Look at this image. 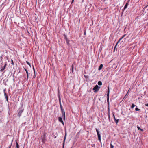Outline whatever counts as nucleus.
<instances>
[{"instance_id": "nucleus-32", "label": "nucleus", "mask_w": 148, "mask_h": 148, "mask_svg": "<svg viewBox=\"0 0 148 148\" xmlns=\"http://www.w3.org/2000/svg\"><path fill=\"white\" fill-rule=\"evenodd\" d=\"M74 1V0H72V2H71V4L73 3Z\"/></svg>"}, {"instance_id": "nucleus-20", "label": "nucleus", "mask_w": 148, "mask_h": 148, "mask_svg": "<svg viewBox=\"0 0 148 148\" xmlns=\"http://www.w3.org/2000/svg\"><path fill=\"white\" fill-rule=\"evenodd\" d=\"M26 62V63H27V64H28V65H29L30 66V67L31 66L30 63L28 62L27 61Z\"/></svg>"}, {"instance_id": "nucleus-6", "label": "nucleus", "mask_w": 148, "mask_h": 148, "mask_svg": "<svg viewBox=\"0 0 148 148\" xmlns=\"http://www.w3.org/2000/svg\"><path fill=\"white\" fill-rule=\"evenodd\" d=\"M126 34H124V35H123V36L120 39H119V40L118 41V42L116 44V45H115V47H114V50L115 49V48H116V46H117V45L118 44L119 42L120 41L126 36Z\"/></svg>"}, {"instance_id": "nucleus-3", "label": "nucleus", "mask_w": 148, "mask_h": 148, "mask_svg": "<svg viewBox=\"0 0 148 148\" xmlns=\"http://www.w3.org/2000/svg\"><path fill=\"white\" fill-rule=\"evenodd\" d=\"M100 87H99L97 85H96L93 88V90H95V92H97L99 89Z\"/></svg>"}, {"instance_id": "nucleus-26", "label": "nucleus", "mask_w": 148, "mask_h": 148, "mask_svg": "<svg viewBox=\"0 0 148 148\" xmlns=\"http://www.w3.org/2000/svg\"><path fill=\"white\" fill-rule=\"evenodd\" d=\"M4 69H3V68H2L1 70V71H3V70Z\"/></svg>"}, {"instance_id": "nucleus-23", "label": "nucleus", "mask_w": 148, "mask_h": 148, "mask_svg": "<svg viewBox=\"0 0 148 148\" xmlns=\"http://www.w3.org/2000/svg\"><path fill=\"white\" fill-rule=\"evenodd\" d=\"M84 76L86 78H88V76H86L85 75H84Z\"/></svg>"}, {"instance_id": "nucleus-34", "label": "nucleus", "mask_w": 148, "mask_h": 148, "mask_svg": "<svg viewBox=\"0 0 148 148\" xmlns=\"http://www.w3.org/2000/svg\"><path fill=\"white\" fill-rule=\"evenodd\" d=\"M147 6H145L144 7V8H143V9H145L146 8Z\"/></svg>"}, {"instance_id": "nucleus-22", "label": "nucleus", "mask_w": 148, "mask_h": 148, "mask_svg": "<svg viewBox=\"0 0 148 148\" xmlns=\"http://www.w3.org/2000/svg\"><path fill=\"white\" fill-rule=\"evenodd\" d=\"M25 71H26V73L27 74H28V71L26 69H25Z\"/></svg>"}, {"instance_id": "nucleus-8", "label": "nucleus", "mask_w": 148, "mask_h": 148, "mask_svg": "<svg viewBox=\"0 0 148 148\" xmlns=\"http://www.w3.org/2000/svg\"><path fill=\"white\" fill-rule=\"evenodd\" d=\"M58 119L59 122H61L63 125H64V123L63 121L62 118L61 117H59Z\"/></svg>"}, {"instance_id": "nucleus-27", "label": "nucleus", "mask_w": 148, "mask_h": 148, "mask_svg": "<svg viewBox=\"0 0 148 148\" xmlns=\"http://www.w3.org/2000/svg\"><path fill=\"white\" fill-rule=\"evenodd\" d=\"M11 62H12V64L13 65H14V63L13 62V61L12 60H11Z\"/></svg>"}, {"instance_id": "nucleus-17", "label": "nucleus", "mask_w": 148, "mask_h": 148, "mask_svg": "<svg viewBox=\"0 0 148 148\" xmlns=\"http://www.w3.org/2000/svg\"><path fill=\"white\" fill-rule=\"evenodd\" d=\"M135 110L136 111H140V109L138 108H135Z\"/></svg>"}, {"instance_id": "nucleus-21", "label": "nucleus", "mask_w": 148, "mask_h": 148, "mask_svg": "<svg viewBox=\"0 0 148 148\" xmlns=\"http://www.w3.org/2000/svg\"><path fill=\"white\" fill-rule=\"evenodd\" d=\"M6 65H7V64L6 63H5L4 66H3V68L4 69L5 68V67L6 66Z\"/></svg>"}, {"instance_id": "nucleus-5", "label": "nucleus", "mask_w": 148, "mask_h": 148, "mask_svg": "<svg viewBox=\"0 0 148 148\" xmlns=\"http://www.w3.org/2000/svg\"><path fill=\"white\" fill-rule=\"evenodd\" d=\"M24 110L23 108L20 110L18 114V117H20L21 116L22 113L23 112Z\"/></svg>"}, {"instance_id": "nucleus-10", "label": "nucleus", "mask_w": 148, "mask_h": 148, "mask_svg": "<svg viewBox=\"0 0 148 148\" xmlns=\"http://www.w3.org/2000/svg\"><path fill=\"white\" fill-rule=\"evenodd\" d=\"M16 147L17 148H19V146L17 142V140H16Z\"/></svg>"}, {"instance_id": "nucleus-37", "label": "nucleus", "mask_w": 148, "mask_h": 148, "mask_svg": "<svg viewBox=\"0 0 148 148\" xmlns=\"http://www.w3.org/2000/svg\"><path fill=\"white\" fill-rule=\"evenodd\" d=\"M108 114H110V112L109 113L108 112Z\"/></svg>"}, {"instance_id": "nucleus-11", "label": "nucleus", "mask_w": 148, "mask_h": 148, "mask_svg": "<svg viewBox=\"0 0 148 148\" xmlns=\"http://www.w3.org/2000/svg\"><path fill=\"white\" fill-rule=\"evenodd\" d=\"M103 65L102 64H101L99 67L98 70H100L103 67Z\"/></svg>"}, {"instance_id": "nucleus-14", "label": "nucleus", "mask_w": 148, "mask_h": 148, "mask_svg": "<svg viewBox=\"0 0 148 148\" xmlns=\"http://www.w3.org/2000/svg\"><path fill=\"white\" fill-rule=\"evenodd\" d=\"M98 84L99 86H101L102 85V82L100 81H99L98 83Z\"/></svg>"}, {"instance_id": "nucleus-25", "label": "nucleus", "mask_w": 148, "mask_h": 148, "mask_svg": "<svg viewBox=\"0 0 148 148\" xmlns=\"http://www.w3.org/2000/svg\"><path fill=\"white\" fill-rule=\"evenodd\" d=\"M128 92H127V94H126V95L123 98V99H125V97H126V96L127 95V94H128Z\"/></svg>"}, {"instance_id": "nucleus-28", "label": "nucleus", "mask_w": 148, "mask_h": 148, "mask_svg": "<svg viewBox=\"0 0 148 148\" xmlns=\"http://www.w3.org/2000/svg\"><path fill=\"white\" fill-rule=\"evenodd\" d=\"M27 75V79H28V77L29 75Z\"/></svg>"}, {"instance_id": "nucleus-19", "label": "nucleus", "mask_w": 148, "mask_h": 148, "mask_svg": "<svg viewBox=\"0 0 148 148\" xmlns=\"http://www.w3.org/2000/svg\"><path fill=\"white\" fill-rule=\"evenodd\" d=\"M110 145L111 147V148H114V146L113 145H112V144L111 143H110Z\"/></svg>"}, {"instance_id": "nucleus-39", "label": "nucleus", "mask_w": 148, "mask_h": 148, "mask_svg": "<svg viewBox=\"0 0 148 148\" xmlns=\"http://www.w3.org/2000/svg\"><path fill=\"white\" fill-rule=\"evenodd\" d=\"M34 73H35V71H34Z\"/></svg>"}, {"instance_id": "nucleus-9", "label": "nucleus", "mask_w": 148, "mask_h": 148, "mask_svg": "<svg viewBox=\"0 0 148 148\" xmlns=\"http://www.w3.org/2000/svg\"><path fill=\"white\" fill-rule=\"evenodd\" d=\"M113 116H114V120H115V122H116V124H117V123L119 121V119H116L115 118V116H114V113H113Z\"/></svg>"}, {"instance_id": "nucleus-29", "label": "nucleus", "mask_w": 148, "mask_h": 148, "mask_svg": "<svg viewBox=\"0 0 148 148\" xmlns=\"http://www.w3.org/2000/svg\"><path fill=\"white\" fill-rule=\"evenodd\" d=\"M145 105L146 106H147L148 107V103H147V104H145Z\"/></svg>"}, {"instance_id": "nucleus-1", "label": "nucleus", "mask_w": 148, "mask_h": 148, "mask_svg": "<svg viewBox=\"0 0 148 148\" xmlns=\"http://www.w3.org/2000/svg\"><path fill=\"white\" fill-rule=\"evenodd\" d=\"M59 104L60 105V108L61 109V111L62 112V116L64 120H65V112L64 109L63 108L62 106L61 105V98L60 96H59Z\"/></svg>"}, {"instance_id": "nucleus-13", "label": "nucleus", "mask_w": 148, "mask_h": 148, "mask_svg": "<svg viewBox=\"0 0 148 148\" xmlns=\"http://www.w3.org/2000/svg\"><path fill=\"white\" fill-rule=\"evenodd\" d=\"M66 134H65L64 137V143H63V148H64V142L65 140L66 139Z\"/></svg>"}, {"instance_id": "nucleus-4", "label": "nucleus", "mask_w": 148, "mask_h": 148, "mask_svg": "<svg viewBox=\"0 0 148 148\" xmlns=\"http://www.w3.org/2000/svg\"><path fill=\"white\" fill-rule=\"evenodd\" d=\"M96 130L97 133V136H98V140L100 142H101V135L99 134V131L97 128L96 129Z\"/></svg>"}, {"instance_id": "nucleus-12", "label": "nucleus", "mask_w": 148, "mask_h": 148, "mask_svg": "<svg viewBox=\"0 0 148 148\" xmlns=\"http://www.w3.org/2000/svg\"><path fill=\"white\" fill-rule=\"evenodd\" d=\"M4 95L5 96V97L6 99V100L8 101V97L7 94L5 92H4Z\"/></svg>"}, {"instance_id": "nucleus-18", "label": "nucleus", "mask_w": 148, "mask_h": 148, "mask_svg": "<svg viewBox=\"0 0 148 148\" xmlns=\"http://www.w3.org/2000/svg\"><path fill=\"white\" fill-rule=\"evenodd\" d=\"M137 128H138V130H141V131H143V130L141 129L140 128V127H138H138H137Z\"/></svg>"}, {"instance_id": "nucleus-24", "label": "nucleus", "mask_w": 148, "mask_h": 148, "mask_svg": "<svg viewBox=\"0 0 148 148\" xmlns=\"http://www.w3.org/2000/svg\"><path fill=\"white\" fill-rule=\"evenodd\" d=\"M12 143H11V144L10 145V146L8 148H10L12 145Z\"/></svg>"}, {"instance_id": "nucleus-15", "label": "nucleus", "mask_w": 148, "mask_h": 148, "mask_svg": "<svg viewBox=\"0 0 148 148\" xmlns=\"http://www.w3.org/2000/svg\"><path fill=\"white\" fill-rule=\"evenodd\" d=\"M128 5V3H126L124 7V9H125L127 7Z\"/></svg>"}, {"instance_id": "nucleus-30", "label": "nucleus", "mask_w": 148, "mask_h": 148, "mask_svg": "<svg viewBox=\"0 0 148 148\" xmlns=\"http://www.w3.org/2000/svg\"><path fill=\"white\" fill-rule=\"evenodd\" d=\"M108 118L109 119H110V114H108Z\"/></svg>"}, {"instance_id": "nucleus-35", "label": "nucleus", "mask_w": 148, "mask_h": 148, "mask_svg": "<svg viewBox=\"0 0 148 148\" xmlns=\"http://www.w3.org/2000/svg\"><path fill=\"white\" fill-rule=\"evenodd\" d=\"M84 34L85 35H86V31H85V32H84Z\"/></svg>"}, {"instance_id": "nucleus-2", "label": "nucleus", "mask_w": 148, "mask_h": 148, "mask_svg": "<svg viewBox=\"0 0 148 148\" xmlns=\"http://www.w3.org/2000/svg\"><path fill=\"white\" fill-rule=\"evenodd\" d=\"M110 93V90L109 88H108L107 94V101L108 102V113L109 112H110V108H109V95Z\"/></svg>"}, {"instance_id": "nucleus-38", "label": "nucleus", "mask_w": 148, "mask_h": 148, "mask_svg": "<svg viewBox=\"0 0 148 148\" xmlns=\"http://www.w3.org/2000/svg\"><path fill=\"white\" fill-rule=\"evenodd\" d=\"M13 77H14V74H13Z\"/></svg>"}, {"instance_id": "nucleus-33", "label": "nucleus", "mask_w": 148, "mask_h": 148, "mask_svg": "<svg viewBox=\"0 0 148 148\" xmlns=\"http://www.w3.org/2000/svg\"><path fill=\"white\" fill-rule=\"evenodd\" d=\"M73 64L72 65V71H73Z\"/></svg>"}, {"instance_id": "nucleus-31", "label": "nucleus", "mask_w": 148, "mask_h": 148, "mask_svg": "<svg viewBox=\"0 0 148 148\" xmlns=\"http://www.w3.org/2000/svg\"><path fill=\"white\" fill-rule=\"evenodd\" d=\"M36 77V75H34L33 76V77L34 78H35Z\"/></svg>"}, {"instance_id": "nucleus-16", "label": "nucleus", "mask_w": 148, "mask_h": 148, "mask_svg": "<svg viewBox=\"0 0 148 148\" xmlns=\"http://www.w3.org/2000/svg\"><path fill=\"white\" fill-rule=\"evenodd\" d=\"M135 106H136L134 104H132L131 107V108L132 109L133 108H134V107H135Z\"/></svg>"}, {"instance_id": "nucleus-36", "label": "nucleus", "mask_w": 148, "mask_h": 148, "mask_svg": "<svg viewBox=\"0 0 148 148\" xmlns=\"http://www.w3.org/2000/svg\"><path fill=\"white\" fill-rule=\"evenodd\" d=\"M2 55H1L0 56V57L1 58H2Z\"/></svg>"}, {"instance_id": "nucleus-7", "label": "nucleus", "mask_w": 148, "mask_h": 148, "mask_svg": "<svg viewBox=\"0 0 148 148\" xmlns=\"http://www.w3.org/2000/svg\"><path fill=\"white\" fill-rule=\"evenodd\" d=\"M64 38L65 39L66 42L68 45H69V40H68L65 34L64 35Z\"/></svg>"}]
</instances>
